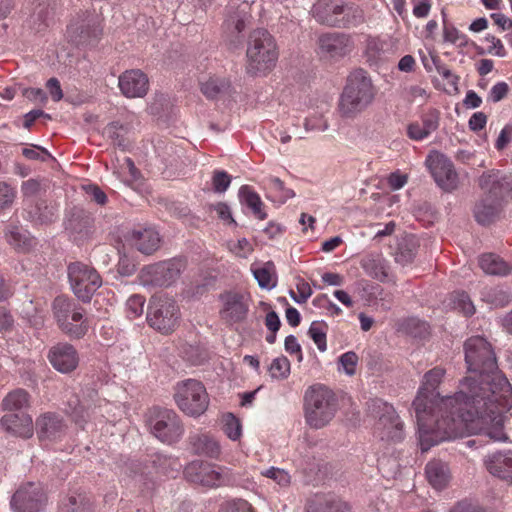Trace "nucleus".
<instances>
[{
    "label": "nucleus",
    "mask_w": 512,
    "mask_h": 512,
    "mask_svg": "<svg viewBox=\"0 0 512 512\" xmlns=\"http://www.w3.org/2000/svg\"><path fill=\"white\" fill-rule=\"evenodd\" d=\"M468 375L459 384V396L466 397L469 417H480L484 435L504 441L503 413L512 407V386L499 370L492 345L481 336L464 342Z\"/></svg>",
    "instance_id": "nucleus-1"
},
{
    "label": "nucleus",
    "mask_w": 512,
    "mask_h": 512,
    "mask_svg": "<svg viewBox=\"0 0 512 512\" xmlns=\"http://www.w3.org/2000/svg\"><path fill=\"white\" fill-rule=\"evenodd\" d=\"M445 375V370L435 367L424 374L422 386L419 388L412 406L418 425V439L422 452L431 447L468 434L484 435V425L480 417H469L466 397H440L436 391Z\"/></svg>",
    "instance_id": "nucleus-2"
},
{
    "label": "nucleus",
    "mask_w": 512,
    "mask_h": 512,
    "mask_svg": "<svg viewBox=\"0 0 512 512\" xmlns=\"http://www.w3.org/2000/svg\"><path fill=\"white\" fill-rule=\"evenodd\" d=\"M376 88L369 74L363 69L352 71L340 94L337 111L341 118L353 120L374 102Z\"/></svg>",
    "instance_id": "nucleus-3"
},
{
    "label": "nucleus",
    "mask_w": 512,
    "mask_h": 512,
    "mask_svg": "<svg viewBox=\"0 0 512 512\" xmlns=\"http://www.w3.org/2000/svg\"><path fill=\"white\" fill-rule=\"evenodd\" d=\"M278 48L274 37L264 28L253 30L247 40V66L248 74L266 75L278 60Z\"/></svg>",
    "instance_id": "nucleus-4"
},
{
    "label": "nucleus",
    "mask_w": 512,
    "mask_h": 512,
    "mask_svg": "<svg viewBox=\"0 0 512 512\" xmlns=\"http://www.w3.org/2000/svg\"><path fill=\"white\" fill-rule=\"evenodd\" d=\"M338 411V401L332 390L326 386L310 387L304 396V416L312 429L326 427Z\"/></svg>",
    "instance_id": "nucleus-5"
},
{
    "label": "nucleus",
    "mask_w": 512,
    "mask_h": 512,
    "mask_svg": "<svg viewBox=\"0 0 512 512\" xmlns=\"http://www.w3.org/2000/svg\"><path fill=\"white\" fill-rule=\"evenodd\" d=\"M367 413L376 420L374 430L383 441L400 442L404 438L403 423L394 407L376 398L367 402Z\"/></svg>",
    "instance_id": "nucleus-6"
},
{
    "label": "nucleus",
    "mask_w": 512,
    "mask_h": 512,
    "mask_svg": "<svg viewBox=\"0 0 512 512\" xmlns=\"http://www.w3.org/2000/svg\"><path fill=\"white\" fill-rule=\"evenodd\" d=\"M186 267L187 261L183 257L159 261L143 266L138 280L145 287L167 288L177 282Z\"/></svg>",
    "instance_id": "nucleus-7"
},
{
    "label": "nucleus",
    "mask_w": 512,
    "mask_h": 512,
    "mask_svg": "<svg viewBox=\"0 0 512 512\" xmlns=\"http://www.w3.org/2000/svg\"><path fill=\"white\" fill-rule=\"evenodd\" d=\"M150 433L166 445L178 443L184 435V424L172 409L154 407L147 419Z\"/></svg>",
    "instance_id": "nucleus-8"
},
{
    "label": "nucleus",
    "mask_w": 512,
    "mask_h": 512,
    "mask_svg": "<svg viewBox=\"0 0 512 512\" xmlns=\"http://www.w3.org/2000/svg\"><path fill=\"white\" fill-rule=\"evenodd\" d=\"M174 399L179 409L192 417L202 415L209 405V397L204 385L194 379L178 383Z\"/></svg>",
    "instance_id": "nucleus-9"
},
{
    "label": "nucleus",
    "mask_w": 512,
    "mask_h": 512,
    "mask_svg": "<svg viewBox=\"0 0 512 512\" xmlns=\"http://www.w3.org/2000/svg\"><path fill=\"white\" fill-rule=\"evenodd\" d=\"M179 307L173 298L165 295L153 296L148 305L147 322L150 327L163 334L174 330L179 319Z\"/></svg>",
    "instance_id": "nucleus-10"
},
{
    "label": "nucleus",
    "mask_w": 512,
    "mask_h": 512,
    "mask_svg": "<svg viewBox=\"0 0 512 512\" xmlns=\"http://www.w3.org/2000/svg\"><path fill=\"white\" fill-rule=\"evenodd\" d=\"M67 272L75 296L83 302H89L102 285L96 269L82 262L70 263Z\"/></svg>",
    "instance_id": "nucleus-11"
},
{
    "label": "nucleus",
    "mask_w": 512,
    "mask_h": 512,
    "mask_svg": "<svg viewBox=\"0 0 512 512\" xmlns=\"http://www.w3.org/2000/svg\"><path fill=\"white\" fill-rule=\"evenodd\" d=\"M184 476L191 483L209 488L226 485L231 480L226 468L200 460L190 462L184 469Z\"/></svg>",
    "instance_id": "nucleus-12"
},
{
    "label": "nucleus",
    "mask_w": 512,
    "mask_h": 512,
    "mask_svg": "<svg viewBox=\"0 0 512 512\" xmlns=\"http://www.w3.org/2000/svg\"><path fill=\"white\" fill-rule=\"evenodd\" d=\"M68 37L77 46L95 45L101 35V17L95 12L86 11L67 28Z\"/></svg>",
    "instance_id": "nucleus-13"
},
{
    "label": "nucleus",
    "mask_w": 512,
    "mask_h": 512,
    "mask_svg": "<svg viewBox=\"0 0 512 512\" xmlns=\"http://www.w3.org/2000/svg\"><path fill=\"white\" fill-rule=\"evenodd\" d=\"M426 163L435 182L443 191L452 192L458 188V173L453 162L446 155L435 152L428 156Z\"/></svg>",
    "instance_id": "nucleus-14"
},
{
    "label": "nucleus",
    "mask_w": 512,
    "mask_h": 512,
    "mask_svg": "<svg viewBox=\"0 0 512 512\" xmlns=\"http://www.w3.org/2000/svg\"><path fill=\"white\" fill-rule=\"evenodd\" d=\"M131 471L144 476L167 475L173 476L180 467L176 458L162 453L148 455L143 462L132 461Z\"/></svg>",
    "instance_id": "nucleus-15"
},
{
    "label": "nucleus",
    "mask_w": 512,
    "mask_h": 512,
    "mask_svg": "<svg viewBox=\"0 0 512 512\" xmlns=\"http://www.w3.org/2000/svg\"><path fill=\"white\" fill-rule=\"evenodd\" d=\"M319 54L327 59L339 60L354 49V41L348 34L342 32L324 33L317 40Z\"/></svg>",
    "instance_id": "nucleus-16"
},
{
    "label": "nucleus",
    "mask_w": 512,
    "mask_h": 512,
    "mask_svg": "<svg viewBox=\"0 0 512 512\" xmlns=\"http://www.w3.org/2000/svg\"><path fill=\"white\" fill-rule=\"evenodd\" d=\"M53 312L60 329L71 338L80 339L88 331V325L83 322L80 324H73L70 317L76 303L66 298L65 296H57L53 301Z\"/></svg>",
    "instance_id": "nucleus-17"
},
{
    "label": "nucleus",
    "mask_w": 512,
    "mask_h": 512,
    "mask_svg": "<svg viewBox=\"0 0 512 512\" xmlns=\"http://www.w3.org/2000/svg\"><path fill=\"white\" fill-rule=\"evenodd\" d=\"M44 502L45 495L41 487L30 482L13 494L11 507L15 512H39Z\"/></svg>",
    "instance_id": "nucleus-18"
},
{
    "label": "nucleus",
    "mask_w": 512,
    "mask_h": 512,
    "mask_svg": "<svg viewBox=\"0 0 512 512\" xmlns=\"http://www.w3.org/2000/svg\"><path fill=\"white\" fill-rule=\"evenodd\" d=\"M479 186L484 195L492 199L502 201L510 197L512 199V177L501 174L499 171H488L479 177Z\"/></svg>",
    "instance_id": "nucleus-19"
},
{
    "label": "nucleus",
    "mask_w": 512,
    "mask_h": 512,
    "mask_svg": "<svg viewBox=\"0 0 512 512\" xmlns=\"http://www.w3.org/2000/svg\"><path fill=\"white\" fill-rule=\"evenodd\" d=\"M223 308L220 310L221 318L229 324L239 323L246 319L249 311L248 298L238 292H225L220 295Z\"/></svg>",
    "instance_id": "nucleus-20"
},
{
    "label": "nucleus",
    "mask_w": 512,
    "mask_h": 512,
    "mask_svg": "<svg viewBox=\"0 0 512 512\" xmlns=\"http://www.w3.org/2000/svg\"><path fill=\"white\" fill-rule=\"evenodd\" d=\"M64 226L75 241L83 240L92 234L94 218L87 210L73 207L67 213Z\"/></svg>",
    "instance_id": "nucleus-21"
},
{
    "label": "nucleus",
    "mask_w": 512,
    "mask_h": 512,
    "mask_svg": "<svg viewBox=\"0 0 512 512\" xmlns=\"http://www.w3.org/2000/svg\"><path fill=\"white\" fill-rule=\"evenodd\" d=\"M344 12L343 0H317L311 9L312 16L318 23L330 27H338L342 24L340 16Z\"/></svg>",
    "instance_id": "nucleus-22"
},
{
    "label": "nucleus",
    "mask_w": 512,
    "mask_h": 512,
    "mask_svg": "<svg viewBox=\"0 0 512 512\" xmlns=\"http://www.w3.org/2000/svg\"><path fill=\"white\" fill-rule=\"evenodd\" d=\"M51 365L61 373L74 371L79 364L77 350L69 343H57L52 346L48 353Z\"/></svg>",
    "instance_id": "nucleus-23"
},
{
    "label": "nucleus",
    "mask_w": 512,
    "mask_h": 512,
    "mask_svg": "<svg viewBox=\"0 0 512 512\" xmlns=\"http://www.w3.org/2000/svg\"><path fill=\"white\" fill-rule=\"evenodd\" d=\"M148 87V78L141 70H128L119 77V88L128 98L145 96Z\"/></svg>",
    "instance_id": "nucleus-24"
},
{
    "label": "nucleus",
    "mask_w": 512,
    "mask_h": 512,
    "mask_svg": "<svg viewBox=\"0 0 512 512\" xmlns=\"http://www.w3.org/2000/svg\"><path fill=\"white\" fill-rule=\"evenodd\" d=\"M6 243L16 252L27 253L35 245L34 238L29 231L17 223H9L3 230Z\"/></svg>",
    "instance_id": "nucleus-25"
},
{
    "label": "nucleus",
    "mask_w": 512,
    "mask_h": 512,
    "mask_svg": "<svg viewBox=\"0 0 512 512\" xmlns=\"http://www.w3.org/2000/svg\"><path fill=\"white\" fill-rule=\"evenodd\" d=\"M440 112L436 109H429L421 116V122H413L407 127L408 137L420 141L428 137L439 127Z\"/></svg>",
    "instance_id": "nucleus-26"
},
{
    "label": "nucleus",
    "mask_w": 512,
    "mask_h": 512,
    "mask_svg": "<svg viewBox=\"0 0 512 512\" xmlns=\"http://www.w3.org/2000/svg\"><path fill=\"white\" fill-rule=\"evenodd\" d=\"M133 247L145 255H151L160 248L159 233L152 228L133 230L130 235Z\"/></svg>",
    "instance_id": "nucleus-27"
},
{
    "label": "nucleus",
    "mask_w": 512,
    "mask_h": 512,
    "mask_svg": "<svg viewBox=\"0 0 512 512\" xmlns=\"http://www.w3.org/2000/svg\"><path fill=\"white\" fill-rule=\"evenodd\" d=\"M36 429L40 440H55L63 434L65 425L60 416L46 413L37 419Z\"/></svg>",
    "instance_id": "nucleus-28"
},
{
    "label": "nucleus",
    "mask_w": 512,
    "mask_h": 512,
    "mask_svg": "<svg viewBox=\"0 0 512 512\" xmlns=\"http://www.w3.org/2000/svg\"><path fill=\"white\" fill-rule=\"evenodd\" d=\"M418 248V239L412 234H404L397 238L392 255L397 264L406 266L413 262Z\"/></svg>",
    "instance_id": "nucleus-29"
},
{
    "label": "nucleus",
    "mask_w": 512,
    "mask_h": 512,
    "mask_svg": "<svg viewBox=\"0 0 512 512\" xmlns=\"http://www.w3.org/2000/svg\"><path fill=\"white\" fill-rule=\"evenodd\" d=\"M1 423L8 432L16 436L30 438L33 435V421L26 413L6 414L2 417Z\"/></svg>",
    "instance_id": "nucleus-30"
},
{
    "label": "nucleus",
    "mask_w": 512,
    "mask_h": 512,
    "mask_svg": "<svg viewBox=\"0 0 512 512\" xmlns=\"http://www.w3.org/2000/svg\"><path fill=\"white\" fill-rule=\"evenodd\" d=\"M501 209V202L484 195L475 203L474 218L480 225H489L499 217Z\"/></svg>",
    "instance_id": "nucleus-31"
},
{
    "label": "nucleus",
    "mask_w": 512,
    "mask_h": 512,
    "mask_svg": "<svg viewBox=\"0 0 512 512\" xmlns=\"http://www.w3.org/2000/svg\"><path fill=\"white\" fill-rule=\"evenodd\" d=\"M189 445L194 454L218 459L221 454L219 442L209 434H193L189 436Z\"/></svg>",
    "instance_id": "nucleus-32"
},
{
    "label": "nucleus",
    "mask_w": 512,
    "mask_h": 512,
    "mask_svg": "<svg viewBox=\"0 0 512 512\" xmlns=\"http://www.w3.org/2000/svg\"><path fill=\"white\" fill-rule=\"evenodd\" d=\"M485 465L490 474L509 482L512 477V451L489 456Z\"/></svg>",
    "instance_id": "nucleus-33"
},
{
    "label": "nucleus",
    "mask_w": 512,
    "mask_h": 512,
    "mask_svg": "<svg viewBox=\"0 0 512 512\" xmlns=\"http://www.w3.org/2000/svg\"><path fill=\"white\" fill-rule=\"evenodd\" d=\"M361 267L365 273L380 282L388 278L389 265L382 254L371 253L363 257Z\"/></svg>",
    "instance_id": "nucleus-34"
},
{
    "label": "nucleus",
    "mask_w": 512,
    "mask_h": 512,
    "mask_svg": "<svg viewBox=\"0 0 512 512\" xmlns=\"http://www.w3.org/2000/svg\"><path fill=\"white\" fill-rule=\"evenodd\" d=\"M425 473L428 482L437 490L444 489L451 479L448 465L441 460L429 461Z\"/></svg>",
    "instance_id": "nucleus-35"
},
{
    "label": "nucleus",
    "mask_w": 512,
    "mask_h": 512,
    "mask_svg": "<svg viewBox=\"0 0 512 512\" xmlns=\"http://www.w3.org/2000/svg\"><path fill=\"white\" fill-rule=\"evenodd\" d=\"M479 266L487 275L506 276L512 268L499 255L494 253H485L479 257Z\"/></svg>",
    "instance_id": "nucleus-36"
},
{
    "label": "nucleus",
    "mask_w": 512,
    "mask_h": 512,
    "mask_svg": "<svg viewBox=\"0 0 512 512\" xmlns=\"http://www.w3.org/2000/svg\"><path fill=\"white\" fill-rule=\"evenodd\" d=\"M397 330L413 338L425 339L430 333V326L417 317H407L398 322Z\"/></svg>",
    "instance_id": "nucleus-37"
},
{
    "label": "nucleus",
    "mask_w": 512,
    "mask_h": 512,
    "mask_svg": "<svg viewBox=\"0 0 512 512\" xmlns=\"http://www.w3.org/2000/svg\"><path fill=\"white\" fill-rule=\"evenodd\" d=\"M128 132V126L118 121L111 122L104 128L106 137L112 141L114 146L121 150H126L129 146Z\"/></svg>",
    "instance_id": "nucleus-38"
},
{
    "label": "nucleus",
    "mask_w": 512,
    "mask_h": 512,
    "mask_svg": "<svg viewBox=\"0 0 512 512\" xmlns=\"http://www.w3.org/2000/svg\"><path fill=\"white\" fill-rule=\"evenodd\" d=\"M239 198L240 202L250 208L258 219H266L267 214L262 210L263 202L261 201L259 195L252 191L249 186L243 185L240 187Z\"/></svg>",
    "instance_id": "nucleus-39"
},
{
    "label": "nucleus",
    "mask_w": 512,
    "mask_h": 512,
    "mask_svg": "<svg viewBox=\"0 0 512 512\" xmlns=\"http://www.w3.org/2000/svg\"><path fill=\"white\" fill-rule=\"evenodd\" d=\"M230 87V82L224 78H209L208 80L201 82V92L208 99H216L219 96L225 94Z\"/></svg>",
    "instance_id": "nucleus-40"
},
{
    "label": "nucleus",
    "mask_w": 512,
    "mask_h": 512,
    "mask_svg": "<svg viewBox=\"0 0 512 512\" xmlns=\"http://www.w3.org/2000/svg\"><path fill=\"white\" fill-rule=\"evenodd\" d=\"M274 274L275 266L271 261L266 262L263 267L253 269L254 278L262 289L270 290L276 286V280H273Z\"/></svg>",
    "instance_id": "nucleus-41"
},
{
    "label": "nucleus",
    "mask_w": 512,
    "mask_h": 512,
    "mask_svg": "<svg viewBox=\"0 0 512 512\" xmlns=\"http://www.w3.org/2000/svg\"><path fill=\"white\" fill-rule=\"evenodd\" d=\"M29 394L24 389H16L10 392L2 401L4 410H21L28 407Z\"/></svg>",
    "instance_id": "nucleus-42"
},
{
    "label": "nucleus",
    "mask_w": 512,
    "mask_h": 512,
    "mask_svg": "<svg viewBox=\"0 0 512 512\" xmlns=\"http://www.w3.org/2000/svg\"><path fill=\"white\" fill-rule=\"evenodd\" d=\"M53 15V8L46 0L39 2L33 9L31 19L34 25H37V31H42L49 25V21Z\"/></svg>",
    "instance_id": "nucleus-43"
},
{
    "label": "nucleus",
    "mask_w": 512,
    "mask_h": 512,
    "mask_svg": "<svg viewBox=\"0 0 512 512\" xmlns=\"http://www.w3.org/2000/svg\"><path fill=\"white\" fill-rule=\"evenodd\" d=\"M483 300L494 307H505L511 302V294L501 287L486 288Z\"/></svg>",
    "instance_id": "nucleus-44"
},
{
    "label": "nucleus",
    "mask_w": 512,
    "mask_h": 512,
    "mask_svg": "<svg viewBox=\"0 0 512 512\" xmlns=\"http://www.w3.org/2000/svg\"><path fill=\"white\" fill-rule=\"evenodd\" d=\"M364 11L354 5H345V12L340 16L341 25H338V28H349L353 26L360 25L364 22Z\"/></svg>",
    "instance_id": "nucleus-45"
},
{
    "label": "nucleus",
    "mask_w": 512,
    "mask_h": 512,
    "mask_svg": "<svg viewBox=\"0 0 512 512\" xmlns=\"http://www.w3.org/2000/svg\"><path fill=\"white\" fill-rule=\"evenodd\" d=\"M327 325L324 322L314 321L309 327L308 334L317 345V348L324 352L327 349L326 344Z\"/></svg>",
    "instance_id": "nucleus-46"
},
{
    "label": "nucleus",
    "mask_w": 512,
    "mask_h": 512,
    "mask_svg": "<svg viewBox=\"0 0 512 512\" xmlns=\"http://www.w3.org/2000/svg\"><path fill=\"white\" fill-rule=\"evenodd\" d=\"M223 431L232 441H236L241 437V423L232 413L223 416Z\"/></svg>",
    "instance_id": "nucleus-47"
},
{
    "label": "nucleus",
    "mask_w": 512,
    "mask_h": 512,
    "mask_svg": "<svg viewBox=\"0 0 512 512\" xmlns=\"http://www.w3.org/2000/svg\"><path fill=\"white\" fill-rule=\"evenodd\" d=\"M274 379H286L290 374V362L285 356L275 358L268 369Z\"/></svg>",
    "instance_id": "nucleus-48"
},
{
    "label": "nucleus",
    "mask_w": 512,
    "mask_h": 512,
    "mask_svg": "<svg viewBox=\"0 0 512 512\" xmlns=\"http://www.w3.org/2000/svg\"><path fill=\"white\" fill-rule=\"evenodd\" d=\"M443 15V39L445 42L456 44L459 47H464L467 44L466 36L460 33L455 27L447 24L445 19V12L442 11Z\"/></svg>",
    "instance_id": "nucleus-49"
},
{
    "label": "nucleus",
    "mask_w": 512,
    "mask_h": 512,
    "mask_svg": "<svg viewBox=\"0 0 512 512\" xmlns=\"http://www.w3.org/2000/svg\"><path fill=\"white\" fill-rule=\"evenodd\" d=\"M455 309L461 311L465 316H472L475 313V307L466 292H457L453 299Z\"/></svg>",
    "instance_id": "nucleus-50"
},
{
    "label": "nucleus",
    "mask_w": 512,
    "mask_h": 512,
    "mask_svg": "<svg viewBox=\"0 0 512 512\" xmlns=\"http://www.w3.org/2000/svg\"><path fill=\"white\" fill-rule=\"evenodd\" d=\"M145 297L140 294L130 296L126 302L127 316L131 319L142 315L144 311Z\"/></svg>",
    "instance_id": "nucleus-51"
},
{
    "label": "nucleus",
    "mask_w": 512,
    "mask_h": 512,
    "mask_svg": "<svg viewBox=\"0 0 512 512\" xmlns=\"http://www.w3.org/2000/svg\"><path fill=\"white\" fill-rule=\"evenodd\" d=\"M261 474L272 479L281 487H287L291 483V476L289 473L280 468L270 467L269 469L262 471Z\"/></svg>",
    "instance_id": "nucleus-52"
},
{
    "label": "nucleus",
    "mask_w": 512,
    "mask_h": 512,
    "mask_svg": "<svg viewBox=\"0 0 512 512\" xmlns=\"http://www.w3.org/2000/svg\"><path fill=\"white\" fill-rule=\"evenodd\" d=\"M90 200L99 206H104L108 202L106 193L96 184H87L82 186Z\"/></svg>",
    "instance_id": "nucleus-53"
},
{
    "label": "nucleus",
    "mask_w": 512,
    "mask_h": 512,
    "mask_svg": "<svg viewBox=\"0 0 512 512\" xmlns=\"http://www.w3.org/2000/svg\"><path fill=\"white\" fill-rule=\"evenodd\" d=\"M231 183V176L222 170H215L212 176V186L216 193L225 192Z\"/></svg>",
    "instance_id": "nucleus-54"
},
{
    "label": "nucleus",
    "mask_w": 512,
    "mask_h": 512,
    "mask_svg": "<svg viewBox=\"0 0 512 512\" xmlns=\"http://www.w3.org/2000/svg\"><path fill=\"white\" fill-rule=\"evenodd\" d=\"M385 43L378 38L369 37L366 41V54L370 60L376 61L384 53Z\"/></svg>",
    "instance_id": "nucleus-55"
},
{
    "label": "nucleus",
    "mask_w": 512,
    "mask_h": 512,
    "mask_svg": "<svg viewBox=\"0 0 512 512\" xmlns=\"http://www.w3.org/2000/svg\"><path fill=\"white\" fill-rule=\"evenodd\" d=\"M22 155L29 160H40L42 162L53 159L52 155L45 148L38 145L23 148Z\"/></svg>",
    "instance_id": "nucleus-56"
},
{
    "label": "nucleus",
    "mask_w": 512,
    "mask_h": 512,
    "mask_svg": "<svg viewBox=\"0 0 512 512\" xmlns=\"http://www.w3.org/2000/svg\"><path fill=\"white\" fill-rule=\"evenodd\" d=\"M15 197V189L6 182H0V210L11 207Z\"/></svg>",
    "instance_id": "nucleus-57"
},
{
    "label": "nucleus",
    "mask_w": 512,
    "mask_h": 512,
    "mask_svg": "<svg viewBox=\"0 0 512 512\" xmlns=\"http://www.w3.org/2000/svg\"><path fill=\"white\" fill-rule=\"evenodd\" d=\"M358 356L355 352L349 351L342 354L339 358V363L343 367L345 373L353 376L356 372V365L358 363Z\"/></svg>",
    "instance_id": "nucleus-58"
},
{
    "label": "nucleus",
    "mask_w": 512,
    "mask_h": 512,
    "mask_svg": "<svg viewBox=\"0 0 512 512\" xmlns=\"http://www.w3.org/2000/svg\"><path fill=\"white\" fill-rule=\"evenodd\" d=\"M297 291L298 293H295L293 290H290L289 295L298 304L305 303L312 295V289L310 285L304 280H301L297 284Z\"/></svg>",
    "instance_id": "nucleus-59"
},
{
    "label": "nucleus",
    "mask_w": 512,
    "mask_h": 512,
    "mask_svg": "<svg viewBox=\"0 0 512 512\" xmlns=\"http://www.w3.org/2000/svg\"><path fill=\"white\" fill-rule=\"evenodd\" d=\"M91 409V405L85 403L83 401H79L76 399L75 407L73 408L71 414L76 423L81 424L86 421V417L89 416V410Z\"/></svg>",
    "instance_id": "nucleus-60"
},
{
    "label": "nucleus",
    "mask_w": 512,
    "mask_h": 512,
    "mask_svg": "<svg viewBox=\"0 0 512 512\" xmlns=\"http://www.w3.org/2000/svg\"><path fill=\"white\" fill-rule=\"evenodd\" d=\"M509 90V85L506 82H498L491 88L489 99L494 103L499 102L508 95Z\"/></svg>",
    "instance_id": "nucleus-61"
},
{
    "label": "nucleus",
    "mask_w": 512,
    "mask_h": 512,
    "mask_svg": "<svg viewBox=\"0 0 512 512\" xmlns=\"http://www.w3.org/2000/svg\"><path fill=\"white\" fill-rule=\"evenodd\" d=\"M36 210L37 218L41 223H49L53 220L54 209L52 207H48L45 201H39L36 204Z\"/></svg>",
    "instance_id": "nucleus-62"
},
{
    "label": "nucleus",
    "mask_w": 512,
    "mask_h": 512,
    "mask_svg": "<svg viewBox=\"0 0 512 512\" xmlns=\"http://www.w3.org/2000/svg\"><path fill=\"white\" fill-rule=\"evenodd\" d=\"M21 190L26 197L36 196L42 190V182L38 179H28L22 183Z\"/></svg>",
    "instance_id": "nucleus-63"
},
{
    "label": "nucleus",
    "mask_w": 512,
    "mask_h": 512,
    "mask_svg": "<svg viewBox=\"0 0 512 512\" xmlns=\"http://www.w3.org/2000/svg\"><path fill=\"white\" fill-rule=\"evenodd\" d=\"M324 512H351V506L341 499H333L326 503Z\"/></svg>",
    "instance_id": "nucleus-64"
}]
</instances>
